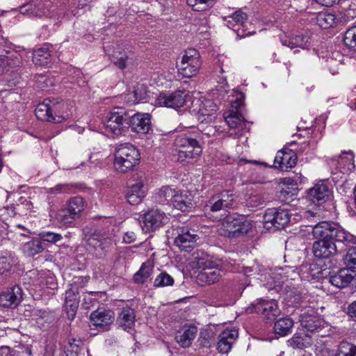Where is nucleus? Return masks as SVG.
Here are the masks:
<instances>
[{
  "instance_id": "nucleus-1",
  "label": "nucleus",
  "mask_w": 356,
  "mask_h": 356,
  "mask_svg": "<svg viewBox=\"0 0 356 356\" xmlns=\"http://www.w3.org/2000/svg\"><path fill=\"white\" fill-rule=\"evenodd\" d=\"M233 96L235 97V99L230 101L232 109L224 113V118L227 125L231 129H236L238 130L237 131L230 133L229 135L234 138H239L242 136H245V133L248 132L246 123L241 113L245 95L239 91L234 90Z\"/></svg>"
},
{
  "instance_id": "nucleus-2",
  "label": "nucleus",
  "mask_w": 356,
  "mask_h": 356,
  "mask_svg": "<svg viewBox=\"0 0 356 356\" xmlns=\"http://www.w3.org/2000/svg\"><path fill=\"white\" fill-rule=\"evenodd\" d=\"M312 233L318 240H335L346 245L356 243V236L334 223L321 222L313 227Z\"/></svg>"
},
{
  "instance_id": "nucleus-3",
  "label": "nucleus",
  "mask_w": 356,
  "mask_h": 356,
  "mask_svg": "<svg viewBox=\"0 0 356 356\" xmlns=\"http://www.w3.org/2000/svg\"><path fill=\"white\" fill-rule=\"evenodd\" d=\"M177 159L179 162L188 161L198 158L202 154V147L197 136L192 133L177 136L174 142Z\"/></svg>"
},
{
  "instance_id": "nucleus-4",
  "label": "nucleus",
  "mask_w": 356,
  "mask_h": 356,
  "mask_svg": "<svg viewBox=\"0 0 356 356\" xmlns=\"http://www.w3.org/2000/svg\"><path fill=\"white\" fill-rule=\"evenodd\" d=\"M312 213L305 209H301L296 212L289 208V206H285L282 208L268 209L264 215V222L265 223H271L277 229L283 228L289 222L297 221L300 218H307Z\"/></svg>"
},
{
  "instance_id": "nucleus-5",
  "label": "nucleus",
  "mask_w": 356,
  "mask_h": 356,
  "mask_svg": "<svg viewBox=\"0 0 356 356\" xmlns=\"http://www.w3.org/2000/svg\"><path fill=\"white\" fill-rule=\"evenodd\" d=\"M114 156V168L121 173L132 170L138 164L140 159L138 149L129 143L118 145L115 149Z\"/></svg>"
},
{
  "instance_id": "nucleus-6",
  "label": "nucleus",
  "mask_w": 356,
  "mask_h": 356,
  "mask_svg": "<svg viewBox=\"0 0 356 356\" xmlns=\"http://www.w3.org/2000/svg\"><path fill=\"white\" fill-rule=\"evenodd\" d=\"M252 223L244 216L228 215L222 220L218 229L220 235L227 237H239L252 229Z\"/></svg>"
},
{
  "instance_id": "nucleus-7",
  "label": "nucleus",
  "mask_w": 356,
  "mask_h": 356,
  "mask_svg": "<svg viewBox=\"0 0 356 356\" xmlns=\"http://www.w3.org/2000/svg\"><path fill=\"white\" fill-rule=\"evenodd\" d=\"M199 52L194 49L186 50L177 63L179 73L184 77L191 78L196 76L201 67Z\"/></svg>"
},
{
  "instance_id": "nucleus-8",
  "label": "nucleus",
  "mask_w": 356,
  "mask_h": 356,
  "mask_svg": "<svg viewBox=\"0 0 356 356\" xmlns=\"http://www.w3.org/2000/svg\"><path fill=\"white\" fill-rule=\"evenodd\" d=\"M197 266L202 270L197 276V281L200 284H211L219 280L222 275V271L217 268L211 266V263L207 257H195Z\"/></svg>"
},
{
  "instance_id": "nucleus-9",
  "label": "nucleus",
  "mask_w": 356,
  "mask_h": 356,
  "mask_svg": "<svg viewBox=\"0 0 356 356\" xmlns=\"http://www.w3.org/2000/svg\"><path fill=\"white\" fill-rule=\"evenodd\" d=\"M189 97L186 90L161 92L156 98V104L159 106L177 108L183 106Z\"/></svg>"
},
{
  "instance_id": "nucleus-10",
  "label": "nucleus",
  "mask_w": 356,
  "mask_h": 356,
  "mask_svg": "<svg viewBox=\"0 0 356 356\" xmlns=\"http://www.w3.org/2000/svg\"><path fill=\"white\" fill-rule=\"evenodd\" d=\"M126 111L123 108H114L107 117L105 122L106 130L115 136H120L126 131Z\"/></svg>"
},
{
  "instance_id": "nucleus-11",
  "label": "nucleus",
  "mask_w": 356,
  "mask_h": 356,
  "mask_svg": "<svg viewBox=\"0 0 356 356\" xmlns=\"http://www.w3.org/2000/svg\"><path fill=\"white\" fill-rule=\"evenodd\" d=\"M52 109V102L50 100L46 99L37 106L35 110V116L38 120L54 123H60L67 120L71 116V113L67 110L62 115L56 114V116H54Z\"/></svg>"
},
{
  "instance_id": "nucleus-12",
  "label": "nucleus",
  "mask_w": 356,
  "mask_h": 356,
  "mask_svg": "<svg viewBox=\"0 0 356 356\" xmlns=\"http://www.w3.org/2000/svg\"><path fill=\"white\" fill-rule=\"evenodd\" d=\"M133 181L127 189L126 197L129 204L136 205L141 202L146 195V179L143 175H137Z\"/></svg>"
},
{
  "instance_id": "nucleus-13",
  "label": "nucleus",
  "mask_w": 356,
  "mask_h": 356,
  "mask_svg": "<svg viewBox=\"0 0 356 356\" xmlns=\"http://www.w3.org/2000/svg\"><path fill=\"white\" fill-rule=\"evenodd\" d=\"M143 229L147 232H153L162 227L168 220V216L164 212L159 209H150L143 214Z\"/></svg>"
},
{
  "instance_id": "nucleus-14",
  "label": "nucleus",
  "mask_w": 356,
  "mask_h": 356,
  "mask_svg": "<svg viewBox=\"0 0 356 356\" xmlns=\"http://www.w3.org/2000/svg\"><path fill=\"white\" fill-rule=\"evenodd\" d=\"M247 15L241 10H237L232 15L225 17L227 26L236 32L240 38H244L252 34L250 31H246L245 29L247 24Z\"/></svg>"
},
{
  "instance_id": "nucleus-15",
  "label": "nucleus",
  "mask_w": 356,
  "mask_h": 356,
  "mask_svg": "<svg viewBox=\"0 0 356 356\" xmlns=\"http://www.w3.org/2000/svg\"><path fill=\"white\" fill-rule=\"evenodd\" d=\"M105 51L113 63L121 69L126 67L127 65L133 62V54L131 51H127L121 45L118 44L113 49L108 47Z\"/></svg>"
},
{
  "instance_id": "nucleus-16",
  "label": "nucleus",
  "mask_w": 356,
  "mask_h": 356,
  "mask_svg": "<svg viewBox=\"0 0 356 356\" xmlns=\"http://www.w3.org/2000/svg\"><path fill=\"white\" fill-rule=\"evenodd\" d=\"M251 312L262 314L268 320H274L279 314L280 309L275 300H259L252 305Z\"/></svg>"
},
{
  "instance_id": "nucleus-17",
  "label": "nucleus",
  "mask_w": 356,
  "mask_h": 356,
  "mask_svg": "<svg viewBox=\"0 0 356 356\" xmlns=\"http://www.w3.org/2000/svg\"><path fill=\"white\" fill-rule=\"evenodd\" d=\"M236 200V195L230 191L222 192L213 197L207 207L213 212L231 208Z\"/></svg>"
},
{
  "instance_id": "nucleus-18",
  "label": "nucleus",
  "mask_w": 356,
  "mask_h": 356,
  "mask_svg": "<svg viewBox=\"0 0 356 356\" xmlns=\"http://www.w3.org/2000/svg\"><path fill=\"white\" fill-rule=\"evenodd\" d=\"M312 252L315 257L327 259L337 254V248L334 240H317L314 242Z\"/></svg>"
},
{
  "instance_id": "nucleus-19",
  "label": "nucleus",
  "mask_w": 356,
  "mask_h": 356,
  "mask_svg": "<svg viewBox=\"0 0 356 356\" xmlns=\"http://www.w3.org/2000/svg\"><path fill=\"white\" fill-rule=\"evenodd\" d=\"M331 195L328 185L324 181L316 183L307 192L309 200L315 204H321L327 201Z\"/></svg>"
},
{
  "instance_id": "nucleus-20",
  "label": "nucleus",
  "mask_w": 356,
  "mask_h": 356,
  "mask_svg": "<svg viewBox=\"0 0 356 356\" xmlns=\"http://www.w3.org/2000/svg\"><path fill=\"white\" fill-rule=\"evenodd\" d=\"M238 330L232 329H226L218 336L217 343V350L221 354H227L232 349V345L238 338Z\"/></svg>"
},
{
  "instance_id": "nucleus-21",
  "label": "nucleus",
  "mask_w": 356,
  "mask_h": 356,
  "mask_svg": "<svg viewBox=\"0 0 356 356\" xmlns=\"http://www.w3.org/2000/svg\"><path fill=\"white\" fill-rule=\"evenodd\" d=\"M129 125L133 131L146 134L151 127L150 115L145 113H136L130 118Z\"/></svg>"
},
{
  "instance_id": "nucleus-22",
  "label": "nucleus",
  "mask_w": 356,
  "mask_h": 356,
  "mask_svg": "<svg viewBox=\"0 0 356 356\" xmlns=\"http://www.w3.org/2000/svg\"><path fill=\"white\" fill-rule=\"evenodd\" d=\"M198 238L195 231H191L187 227H181L175 239V243L179 248L186 251H190L194 247Z\"/></svg>"
},
{
  "instance_id": "nucleus-23",
  "label": "nucleus",
  "mask_w": 356,
  "mask_h": 356,
  "mask_svg": "<svg viewBox=\"0 0 356 356\" xmlns=\"http://www.w3.org/2000/svg\"><path fill=\"white\" fill-rule=\"evenodd\" d=\"M216 105L212 101H202L197 111V119L201 123H210L216 118Z\"/></svg>"
},
{
  "instance_id": "nucleus-24",
  "label": "nucleus",
  "mask_w": 356,
  "mask_h": 356,
  "mask_svg": "<svg viewBox=\"0 0 356 356\" xmlns=\"http://www.w3.org/2000/svg\"><path fill=\"white\" fill-rule=\"evenodd\" d=\"M90 321L95 327L106 330L114 321V313L110 310L98 309L91 313Z\"/></svg>"
},
{
  "instance_id": "nucleus-25",
  "label": "nucleus",
  "mask_w": 356,
  "mask_h": 356,
  "mask_svg": "<svg viewBox=\"0 0 356 356\" xmlns=\"http://www.w3.org/2000/svg\"><path fill=\"white\" fill-rule=\"evenodd\" d=\"M22 298V289L15 286L10 289L0 293V306L4 307H15Z\"/></svg>"
},
{
  "instance_id": "nucleus-26",
  "label": "nucleus",
  "mask_w": 356,
  "mask_h": 356,
  "mask_svg": "<svg viewBox=\"0 0 356 356\" xmlns=\"http://www.w3.org/2000/svg\"><path fill=\"white\" fill-rule=\"evenodd\" d=\"M280 41L284 46L291 49L300 47L307 49L310 46V38L307 34H298L287 35L284 34L280 36Z\"/></svg>"
},
{
  "instance_id": "nucleus-27",
  "label": "nucleus",
  "mask_w": 356,
  "mask_h": 356,
  "mask_svg": "<svg viewBox=\"0 0 356 356\" xmlns=\"http://www.w3.org/2000/svg\"><path fill=\"white\" fill-rule=\"evenodd\" d=\"M297 158L292 151H279L274 159V167L282 171L295 166Z\"/></svg>"
},
{
  "instance_id": "nucleus-28",
  "label": "nucleus",
  "mask_w": 356,
  "mask_h": 356,
  "mask_svg": "<svg viewBox=\"0 0 356 356\" xmlns=\"http://www.w3.org/2000/svg\"><path fill=\"white\" fill-rule=\"evenodd\" d=\"M172 204L175 208L180 211H188L194 207L193 197L186 190L177 191L174 196Z\"/></svg>"
},
{
  "instance_id": "nucleus-29",
  "label": "nucleus",
  "mask_w": 356,
  "mask_h": 356,
  "mask_svg": "<svg viewBox=\"0 0 356 356\" xmlns=\"http://www.w3.org/2000/svg\"><path fill=\"white\" fill-rule=\"evenodd\" d=\"M355 275V273L350 270L349 268H343L330 275L328 277V281L337 288H343L347 286L353 281Z\"/></svg>"
},
{
  "instance_id": "nucleus-30",
  "label": "nucleus",
  "mask_w": 356,
  "mask_h": 356,
  "mask_svg": "<svg viewBox=\"0 0 356 356\" xmlns=\"http://www.w3.org/2000/svg\"><path fill=\"white\" fill-rule=\"evenodd\" d=\"M197 328L194 325H185L175 335L178 344L183 348L189 347L197 336Z\"/></svg>"
},
{
  "instance_id": "nucleus-31",
  "label": "nucleus",
  "mask_w": 356,
  "mask_h": 356,
  "mask_svg": "<svg viewBox=\"0 0 356 356\" xmlns=\"http://www.w3.org/2000/svg\"><path fill=\"white\" fill-rule=\"evenodd\" d=\"M329 163L336 168L351 170L355 168L353 153L351 151L343 152L339 156L330 158Z\"/></svg>"
},
{
  "instance_id": "nucleus-32",
  "label": "nucleus",
  "mask_w": 356,
  "mask_h": 356,
  "mask_svg": "<svg viewBox=\"0 0 356 356\" xmlns=\"http://www.w3.org/2000/svg\"><path fill=\"white\" fill-rule=\"evenodd\" d=\"M118 323L124 330L131 332L135 323L134 311L129 307L123 308L118 317Z\"/></svg>"
},
{
  "instance_id": "nucleus-33",
  "label": "nucleus",
  "mask_w": 356,
  "mask_h": 356,
  "mask_svg": "<svg viewBox=\"0 0 356 356\" xmlns=\"http://www.w3.org/2000/svg\"><path fill=\"white\" fill-rule=\"evenodd\" d=\"M86 207V202L81 196L71 197L68 200L65 207L67 212L71 213L72 217H75L77 219L81 217V213L85 210Z\"/></svg>"
},
{
  "instance_id": "nucleus-34",
  "label": "nucleus",
  "mask_w": 356,
  "mask_h": 356,
  "mask_svg": "<svg viewBox=\"0 0 356 356\" xmlns=\"http://www.w3.org/2000/svg\"><path fill=\"white\" fill-rule=\"evenodd\" d=\"M301 326L308 332H314L321 326V319L314 314L304 313L300 316Z\"/></svg>"
},
{
  "instance_id": "nucleus-35",
  "label": "nucleus",
  "mask_w": 356,
  "mask_h": 356,
  "mask_svg": "<svg viewBox=\"0 0 356 356\" xmlns=\"http://www.w3.org/2000/svg\"><path fill=\"white\" fill-rule=\"evenodd\" d=\"M154 269V263L151 260L142 264L140 269L134 274V280L138 284L145 283L152 275Z\"/></svg>"
},
{
  "instance_id": "nucleus-36",
  "label": "nucleus",
  "mask_w": 356,
  "mask_h": 356,
  "mask_svg": "<svg viewBox=\"0 0 356 356\" xmlns=\"http://www.w3.org/2000/svg\"><path fill=\"white\" fill-rule=\"evenodd\" d=\"M33 62L36 65L44 66L50 63V53L47 47H43L33 53Z\"/></svg>"
},
{
  "instance_id": "nucleus-37",
  "label": "nucleus",
  "mask_w": 356,
  "mask_h": 356,
  "mask_svg": "<svg viewBox=\"0 0 356 356\" xmlns=\"http://www.w3.org/2000/svg\"><path fill=\"white\" fill-rule=\"evenodd\" d=\"M293 325V321L289 318H282L277 321L274 325V330L276 334L286 336L289 334Z\"/></svg>"
},
{
  "instance_id": "nucleus-38",
  "label": "nucleus",
  "mask_w": 356,
  "mask_h": 356,
  "mask_svg": "<svg viewBox=\"0 0 356 356\" xmlns=\"http://www.w3.org/2000/svg\"><path fill=\"white\" fill-rule=\"evenodd\" d=\"M343 42L349 51L356 52V25L350 26L346 31Z\"/></svg>"
},
{
  "instance_id": "nucleus-39",
  "label": "nucleus",
  "mask_w": 356,
  "mask_h": 356,
  "mask_svg": "<svg viewBox=\"0 0 356 356\" xmlns=\"http://www.w3.org/2000/svg\"><path fill=\"white\" fill-rule=\"evenodd\" d=\"M316 23L323 29H328L337 23V17L331 13L321 12L316 15Z\"/></svg>"
},
{
  "instance_id": "nucleus-40",
  "label": "nucleus",
  "mask_w": 356,
  "mask_h": 356,
  "mask_svg": "<svg viewBox=\"0 0 356 356\" xmlns=\"http://www.w3.org/2000/svg\"><path fill=\"white\" fill-rule=\"evenodd\" d=\"M44 250L42 243L39 240H32L25 243L22 246L23 252L29 257H33L42 252Z\"/></svg>"
},
{
  "instance_id": "nucleus-41",
  "label": "nucleus",
  "mask_w": 356,
  "mask_h": 356,
  "mask_svg": "<svg viewBox=\"0 0 356 356\" xmlns=\"http://www.w3.org/2000/svg\"><path fill=\"white\" fill-rule=\"evenodd\" d=\"M175 193L176 191L169 186H163L156 193V199L163 204H172Z\"/></svg>"
},
{
  "instance_id": "nucleus-42",
  "label": "nucleus",
  "mask_w": 356,
  "mask_h": 356,
  "mask_svg": "<svg viewBox=\"0 0 356 356\" xmlns=\"http://www.w3.org/2000/svg\"><path fill=\"white\" fill-rule=\"evenodd\" d=\"M56 220L60 227H69L74 225V222L77 218L72 217L71 213H68L67 209L60 210L56 216Z\"/></svg>"
},
{
  "instance_id": "nucleus-43",
  "label": "nucleus",
  "mask_w": 356,
  "mask_h": 356,
  "mask_svg": "<svg viewBox=\"0 0 356 356\" xmlns=\"http://www.w3.org/2000/svg\"><path fill=\"white\" fill-rule=\"evenodd\" d=\"M16 260L9 252L0 253V274L8 271L11 266L15 264Z\"/></svg>"
},
{
  "instance_id": "nucleus-44",
  "label": "nucleus",
  "mask_w": 356,
  "mask_h": 356,
  "mask_svg": "<svg viewBox=\"0 0 356 356\" xmlns=\"http://www.w3.org/2000/svg\"><path fill=\"white\" fill-rule=\"evenodd\" d=\"M173 277L165 272L159 273L154 280V286L156 287H165L174 284Z\"/></svg>"
},
{
  "instance_id": "nucleus-45",
  "label": "nucleus",
  "mask_w": 356,
  "mask_h": 356,
  "mask_svg": "<svg viewBox=\"0 0 356 356\" xmlns=\"http://www.w3.org/2000/svg\"><path fill=\"white\" fill-rule=\"evenodd\" d=\"M186 3L195 11H204L213 5L214 0H186Z\"/></svg>"
},
{
  "instance_id": "nucleus-46",
  "label": "nucleus",
  "mask_w": 356,
  "mask_h": 356,
  "mask_svg": "<svg viewBox=\"0 0 356 356\" xmlns=\"http://www.w3.org/2000/svg\"><path fill=\"white\" fill-rule=\"evenodd\" d=\"M336 356H356V346L348 342H341Z\"/></svg>"
},
{
  "instance_id": "nucleus-47",
  "label": "nucleus",
  "mask_w": 356,
  "mask_h": 356,
  "mask_svg": "<svg viewBox=\"0 0 356 356\" xmlns=\"http://www.w3.org/2000/svg\"><path fill=\"white\" fill-rule=\"evenodd\" d=\"M293 180L291 178H285L283 180V186L280 191V197H283L285 198L284 200H286L287 196L292 197L297 194V188H291L290 190L289 185H291L293 183Z\"/></svg>"
},
{
  "instance_id": "nucleus-48",
  "label": "nucleus",
  "mask_w": 356,
  "mask_h": 356,
  "mask_svg": "<svg viewBox=\"0 0 356 356\" xmlns=\"http://www.w3.org/2000/svg\"><path fill=\"white\" fill-rule=\"evenodd\" d=\"M79 299L78 287L76 285V282H74L70 285V288L65 291V303L74 302V301L79 302Z\"/></svg>"
},
{
  "instance_id": "nucleus-49",
  "label": "nucleus",
  "mask_w": 356,
  "mask_h": 356,
  "mask_svg": "<svg viewBox=\"0 0 356 356\" xmlns=\"http://www.w3.org/2000/svg\"><path fill=\"white\" fill-rule=\"evenodd\" d=\"M343 261L348 268H356V247L348 249L343 257Z\"/></svg>"
},
{
  "instance_id": "nucleus-50",
  "label": "nucleus",
  "mask_w": 356,
  "mask_h": 356,
  "mask_svg": "<svg viewBox=\"0 0 356 356\" xmlns=\"http://www.w3.org/2000/svg\"><path fill=\"white\" fill-rule=\"evenodd\" d=\"M39 236L41 240L52 243H56L63 238L61 234L51 232H42Z\"/></svg>"
},
{
  "instance_id": "nucleus-51",
  "label": "nucleus",
  "mask_w": 356,
  "mask_h": 356,
  "mask_svg": "<svg viewBox=\"0 0 356 356\" xmlns=\"http://www.w3.org/2000/svg\"><path fill=\"white\" fill-rule=\"evenodd\" d=\"M15 65L16 63H13L11 58L6 56H0V74L8 71L10 67H13Z\"/></svg>"
},
{
  "instance_id": "nucleus-52",
  "label": "nucleus",
  "mask_w": 356,
  "mask_h": 356,
  "mask_svg": "<svg viewBox=\"0 0 356 356\" xmlns=\"http://www.w3.org/2000/svg\"><path fill=\"white\" fill-rule=\"evenodd\" d=\"M79 302L65 303V307L69 320H73L77 312Z\"/></svg>"
},
{
  "instance_id": "nucleus-53",
  "label": "nucleus",
  "mask_w": 356,
  "mask_h": 356,
  "mask_svg": "<svg viewBox=\"0 0 356 356\" xmlns=\"http://www.w3.org/2000/svg\"><path fill=\"white\" fill-rule=\"evenodd\" d=\"M134 95H136V97L137 98L138 102H141L143 101L146 100L147 98V91L143 85L138 84L133 90Z\"/></svg>"
},
{
  "instance_id": "nucleus-54",
  "label": "nucleus",
  "mask_w": 356,
  "mask_h": 356,
  "mask_svg": "<svg viewBox=\"0 0 356 356\" xmlns=\"http://www.w3.org/2000/svg\"><path fill=\"white\" fill-rule=\"evenodd\" d=\"M52 113L54 114V116H56V115H62V113L67 111H69L72 113V111L69 107L68 104L65 102H61L58 104H55L52 103Z\"/></svg>"
},
{
  "instance_id": "nucleus-55",
  "label": "nucleus",
  "mask_w": 356,
  "mask_h": 356,
  "mask_svg": "<svg viewBox=\"0 0 356 356\" xmlns=\"http://www.w3.org/2000/svg\"><path fill=\"white\" fill-rule=\"evenodd\" d=\"M76 343V341L74 340L72 343L70 342L68 347H67L65 350L66 356H78L79 352L80 350L79 343Z\"/></svg>"
},
{
  "instance_id": "nucleus-56",
  "label": "nucleus",
  "mask_w": 356,
  "mask_h": 356,
  "mask_svg": "<svg viewBox=\"0 0 356 356\" xmlns=\"http://www.w3.org/2000/svg\"><path fill=\"white\" fill-rule=\"evenodd\" d=\"M309 275L312 279H322L325 277V271L319 270L316 265L312 264L309 268Z\"/></svg>"
},
{
  "instance_id": "nucleus-57",
  "label": "nucleus",
  "mask_w": 356,
  "mask_h": 356,
  "mask_svg": "<svg viewBox=\"0 0 356 356\" xmlns=\"http://www.w3.org/2000/svg\"><path fill=\"white\" fill-rule=\"evenodd\" d=\"M278 275L281 276L286 281L288 280H294L299 277L298 273L290 268L286 269V271L284 273H280Z\"/></svg>"
},
{
  "instance_id": "nucleus-58",
  "label": "nucleus",
  "mask_w": 356,
  "mask_h": 356,
  "mask_svg": "<svg viewBox=\"0 0 356 356\" xmlns=\"http://www.w3.org/2000/svg\"><path fill=\"white\" fill-rule=\"evenodd\" d=\"M70 190V186L67 184H58L54 188L50 189L51 193H68Z\"/></svg>"
},
{
  "instance_id": "nucleus-59",
  "label": "nucleus",
  "mask_w": 356,
  "mask_h": 356,
  "mask_svg": "<svg viewBox=\"0 0 356 356\" xmlns=\"http://www.w3.org/2000/svg\"><path fill=\"white\" fill-rule=\"evenodd\" d=\"M136 235L134 232H127L123 236V242L125 243H131L136 241Z\"/></svg>"
},
{
  "instance_id": "nucleus-60",
  "label": "nucleus",
  "mask_w": 356,
  "mask_h": 356,
  "mask_svg": "<svg viewBox=\"0 0 356 356\" xmlns=\"http://www.w3.org/2000/svg\"><path fill=\"white\" fill-rule=\"evenodd\" d=\"M124 99L129 104H135L139 103L137 98L136 97V95L134 94L133 91L128 92L125 95Z\"/></svg>"
},
{
  "instance_id": "nucleus-61",
  "label": "nucleus",
  "mask_w": 356,
  "mask_h": 356,
  "mask_svg": "<svg viewBox=\"0 0 356 356\" xmlns=\"http://www.w3.org/2000/svg\"><path fill=\"white\" fill-rule=\"evenodd\" d=\"M348 314L353 318H356V301L351 303L348 308Z\"/></svg>"
},
{
  "instance_id": "nucleus-62",
  "label": "nucleus",
  "mask_w": 356,
  "mask_h": 356,
  "mask_svg": "<svg viewBox=\"0 0 356 356\" xmlns=\"http://www.w3.org/2000/svg\"><path fill=\"white\" fill-rule=\"evenodd\" d=\"M218 83L220 85V88L224 90H225V88H227L228 86L227 80L225 77L220 78Z\"/></svg>"
},
{
  "instance_id": "nucleus-63",
  "label": "nucleus",
  "mask_w": 356,
  "mask_h": 356,
  "mask_svg": "<svg viewBox=\"0 0 356 356\" xmlns=\"http://www.w3.org/2000/svg\"><path fill=\"white\" fill-rule=\"evenodd\" d=\"M300 338L298 336L294 335L292 338V341L296 344V347L298 348H302L303 346V343H301L299 340Z\"/></svg>"
},
{
  "instance_id": "nucleus-64",
  "label": "nucleus",
  "mask_w": 356,
  "mask_h": 356,
  "mask_svg": "<svg viewBox=\"0 0 356 356\" xmlns=\"http://www.w3.org/2000/svg\"><path fill=\"white\" fill-rule=\"evenodd\" d=\"M44 356H54L52 348H46Z\"/></svg>"
}]
</instances>
